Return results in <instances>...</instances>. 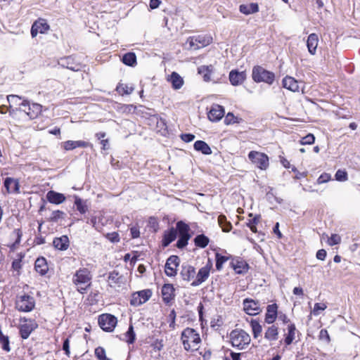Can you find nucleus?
Masks as SVG:
<instances>
[{
	"label": "nucleus",
	"instance_id": "nucleus-1",
	"mask_svg": "<svg viewBox=\"0 0 360 360\" xmlns=\"http://www.w3.org/2000/svg\"><path fill=\"white\" fill-rule=\"evenodd\" d=\"M181 339L186 350H196L200 342V338L198 333L190 328L184 329L181 333Z\"/></svg>",
	"mask_w": 360,
	"mask_h": 360
},
{
	"label": "nucleus",
	"instance_id": "nucleus-2",
	"mask_svg": "<svg viewBox=\"0 0 360 360\" xmlns=\"http://www.w3.org/2000/svg\"><path fill=\"white\" fill-rule=\"evenodd\" d=\"M91 276L90 271L86 269H79L76 271L72 278L73 283L77 286V290L82 294L86 292L90 285Z\"/></svg>",
	"mask_w": 360,
	"mask_h": 360
},
{
	"label": "nucleus",
	"instance_id": "nucleus-3",
	"mask_svg": "<svg viewBox=\"0 0 360 360\" xmlns=\"http://www.w3.org/2000/svg\"><path fill=\"white\" fill-rule=\"evenodd\" d=\"M230 340L233 347L243 349L250 342V336L243 330H233L230 333Z\"/></svg>",
	"mask_w": 360,
	"mask_h": 360
},
{
	"label": "nucleus",
	"instance_id": "nucleus-4",
	"mask_svg": "<svg viewBox=\"0 0 360 360\" xmlns=\"http://www.w3.org/2000/svg\"><path fill=\"white\" fill-rule=\"evenodd\" d=\"M252 79L256 82H263L271 84L274 81V74L261 66H256L252 70Z\"/></svg>",
	"mask_w": 360,
	"mask_h": 360
},
{
	"label": "nucleus",
	"instance_id": "nucleus-5",
	"mask_svg": "<svg viewBox=\"0 0 360 360\" xmlns=\"http://www.w3.org/2000/svg\"><path fill=\"white\" fill-rule=\"evenodd\" d=\"M35 306V301L33 297L23 295L17 297L15 308L17 310L23 312L31 311Z\"/></svg>",
	"mask_w": 360,
	"mask_h": 360
},
{
	"label": "nucleus",
	"instance_id": "nucleus-6",
	"mask_svg": "<svg viewBox=\"0 0 360 360\" xmlns=\"http://www.w3.org/2000/svg\"><path fill=\"white\" fill-rule=\"evenodd\" d=\"M248 158L252 164L260 169L265 170L269 167V157L265 153L252 150L248 154Z\"/></svg>",
	"mask_w": 360,
	"mask_h": 360
},
{
	"label": "nucleus",
	"instance_id": "nucleus-7",
	"mask_svg": "<svg viewBox=\"0 0 360 360\" xmlns=\"http://www.w3.org/2000/svg\"><path fill=\"white\" fill-rule=\"evenodd\" d=\"M212 42V37L210 34L190 37L187 39L189 49H199L208 46Z\"/></svg>",
	"mask_w": 360,
	"mask_h": 360
},
{
	"label": "nucleus",
	"instance_id": "nucleus-8",
	"mask_svg": "<svg viewBox=\"0 0 360 360\" xmlns=\"http://www.w3.org/2000/svg\"><path fill=\"white\" fill-rule=\"evenodd\" d=\"M176 229L179 233V238L176 243L178 248H184L188 245V241L191 238L189 234L190 228L188 224L182 221L176 223Z\"/></svg>",
	"mask_w": 360,
	"mask_h": 360
},
{
	"label": "nucleus",
	"instance_id": "nucleus-9",
	"mask_svg": "<svg viewBox=\"0 0 360 360\" xmlns=\"http://www.w3.org/2000/svg\"><path fill=\"white\" fill-rule=\"evenodd\" d=\"M117 323V318L110 314H103L98 317V324L100 327L106 332L113 331Z\"/></svg>",
	"mask_w": 360,
	"mask_h": 360
},
{
	"label": "nucleus",
	"instance_id": "nucleus-10",
	"mask_svg": "<svg viewBox=\"0 0 360 360\" xmlns=\"http://www.w3.org/2000/svg\"><path fill=\"white\" fill-rule=\"evenodd\" d=\"M41 108L38 103L30 105L26 100H23L20 104V110L25 112L30 119L36 118L41 113Z\"/></svg>",
	"mask_w": 360,
	"mask_h": 360
},
{
	"label": "nucleus",
	"instance_id": "nucleus-11",
	"mask_svg": "<svg viewBox=\"0 0 360 360\" xmlns=\"http://www.w3.org/2000/svg\"><path fill=\"white\" fill-rule=\"evenodd\" d=\"M20 321H24V323H21L20 326V337L22 339H27L32 332L37 328L38 324L34 319H27L24 318L21 319Z\"/></svg>",
	"mask_w": 360,
	"mask_h": 360
},
{
	"label": "nucleus",
	"instance_id": "nucleus-12",
	"mask_svg": "<svg viewBox=\"0 0 360 360\" xmlns=\"http://www.w3.org/2000/svg\"><path fill=\"white\" fill-rule=\"evenodd\" d=\"M152 295L150 290H143L132 294L130 304L132 306L138 307L146 302Z\"/></svg>",
	"mask_w": 360,
	"mask_h": 360
},
{
	"label": "nucleus",
	"instance_id": "nucleus-13",
	"mask_svg": "<svg viewBox=\"0 0 360 360\" xmlns=\"http://www.w3.org/2000/svg\"><path fill=\"white\" fill-rule=\"evenodd\" d=\"M243 309L250 316L259 314L262 311L260 303L257 300L246 298L243 302Z\"/></svg>",
	"mask_w": 360,
	"mask_h": 360
},
{
	"label": "nucleus",
	"instance_id": "nucleus-14",
	"mask_svg": "<svg viewBox=\"0 0 360 360\" xmlns=\"http://www.w3.org/2000/svg\"><path fill=\"white\" fill-rule=\"evenodd\" d=\"M179 264V257L176 255L170 256L166 262L165 271L167 276H174L176 274L177 267Z\"/></svg>",
	"mask_w": 360,
	"mask_h": 360
},
{
	"label": "nucleus",
	"instance_id": "nucleus-15",
	"mask_svg": "<svg viewBox=\"0 0 360 360\" xmlns=\"http://www.w3.org/2000/svg\"><path fill=\"white\" fill-rule=\"evenodd\" d=\"M214 66L210 65H201L198 68V73L202 76L203 80L206 82H213L214 83L219 82V79L212 78L211 75L214 72Z\"/></svg>",
	"mask_w": 360,
	"mask_h": 360
},
{
	"label": "nucleus",
	"instance_id": "nucleus-16",
	"mask_svg": "<svg viewBox=\"0 0 360 360\" xmlns=\"http://www.w3.org/2000/svg\"><path fill=\"white\" fill-rule=\"evenodd\" d=\"M225 111L223 106L213 104L207 114L209 120L212 122L219 121L224 115Z\"/></svg>",
	"mask_w": 360,
	"mask_h": 360
},
{
	"label": "nucleus",
	"instance_id": "nucleus-17",
	"mask_svg": "<svg viewBox=\"0 0 360 360\" xmlns=\"http://www.w3.org/2000/svg\"><path fill=\"white\" fill-rule=\"evenodd\" d=\"M49 30V25L45 20L39 19L35 21L31 28V35L35 37L39 33L44 34Z\"/></svg>",
	"mask_w": 360,
	"mask_h": 360
},
{
	"label": "nucleus",
	"instance_id": "nucleus-18",
	"mask_svg": "<svg viewBox=\"0 0 360 360\" xmlns=\"http://www.w3.org/2000/svg\"><path fill=\"white\" fill-rule=\"evenodd\" d=\"M211 266L209 265H206L202 268H200L196 275V278L191 283L192 286H198L200 285L202 283L205 282L210 275Z\"/></svg>",
	"mask_w": 360,
	"mask_h": 360
},
{
	"label": "nucleus",
	"instance_id": "nucleus-19",
	"mask_svg": "<svg viewBox=\"0 0 360 360\" xmlns=\"http://www.w3.org/2000/svg\"><path fill=\"white\" fill-rule=\"evenodd\" d=\"M246 73L245 71L239 72L237 70H232L229 72V80L233 86H238L241 84L246 79Z\"/></svg>",
	"mask_w": 360,
	"mask_h": 360
},
{
	"label": "nucleus",
	"instance_id": "nucleus-20",
	"mask_svg": "<svg viewBox=\"0 0 360 360\" xmlns=\"http://www.w3.org/2000/svg\"><path fill=\"white\" fill-rule=\"evenodd\" d=\"M58 64L63 68H68L72 71H79L81 69V64L75 63L74 58L72 56L60 58L58 60Z\"/></svg>",
	"mask_w": 360,
	"mask_h": 360
},
{
	"label": "nucleus",
	"instance_id": "nucleus-21",
	"mask_svg": "<svg viewBox=\"0 0 360 360\" xmlns=\"http://www.w3.org/2000/svg\"><path fill=\"white\" fill-rule=\"evenodd\" d=\"M231 266L235 272L238 274H244L248 269V264L241 258L233 259L231 262Z\"/></svg>",
	"mask_w": 360,
	"mask_h": 360
},
{
	"label": "nucleus",
	"instance_id": "nucleus-22",
	"mask_svg": "<svg viewBox=\"0 0 360 360\" xmlns=\"http://www.w3.org/2000/svg\"><path fill=\"white\" fill-rule=\"evenodd\" d=\"M4 186L6 191L9 193H20V184L19 181L16 179L11 177H7L5 179L4 182Z\"/></svg>",
	"mask_w": 360,
	"mask_h": 360
},
{
	"label": "nucleus",
	"instance_id": "nucleus-23",
	"mask_svg": "<svg viewBox=\"0 0 360 360\" xmlns=\"http://www.w3.org/2000/svg\"><path fill=\"white\" fill-rule=\"evenodd\" d=\"M278 316V306L276 304H269L266 307V313L265 315V322L271 324L273 323Z\"/></svg>",
	"mask_w": 360,
	"mask_h": 360
},
{
	"label": "nucleus",
	"instance_id": "nucleus-24",
	"mask_svg": "<svg viewBox=\"0 0 360 360\" xmlns=\"http://www.w3.org/2000/svg\"><path fill=\"white\" fill-rule=\"evenodd\" d=\"M195 274V269L193 266L189 264L183 265L181 266L180 275L183 280L190 281L191 279L194 278Z\"/></svg>",
	"mask_w": 360,
	"mask_h": 360
},
{
	"label": "nucleus",
	"instance_id": "nucleus-25",
	"mask_svg": "<svg viewBox=\"0 0 360 360\" xmlns=\"http://www.w3.org/2000/svg\"><path fill=\"white\" fill-rule=\"evenodd\" d=\"M162 296L165 303L170 302L174 298V288L172 284H165L162 286Z\"/></svg>",
	"mask_w": 360,
	"mask_h": 360
},
{
	"label": "nucleus",
	"instance_id": "nucleus-26",
	"mask_svg": "<svg viewBox=\"0 0 360 360\" xmlns=\"http://www.w3.org/2000/svg\"><path fill=\"white\" fill-rule=\"evenodd\" d=\"M48 201L52 204L59 205L65 201L66 198L63 193L50 191L46 194Z\"/></svg>",
	"mask_w": 360,
	"mask_h": 360
},
{
	"label": "nucleus",
	"instance_id": "nucleus-27",
	"mask_svg": "<svg viewBox=\"0 0 360 360\" xmlns=\"http://www.w3.org/2000/svg\"><path fill=\"white\" fill-rule=\"evenodd\" d=\"M283 86L293 92H297L300 89L298 82L295 78L290 76H286L283 78Z\"/></svg>",
	"mask_w": 360,
	"mask_h": 360
},
{
	"label": "nucleus",
	"instance_id": "nucleus-28",
	"mask_svg": "<svg viewBox=\"0 0 360 360\" xmlns=\"http://www.w3.org/2000/svg\"><path fill=\"white\" fill-rule=\"evenodd\" d=\"M53 245L55 248L60 250H66L70 245L69 238L67 236H62L58 238H55L53 241Z\"/></svg>",
	"mask_w": 360,
	"mask_h": 360
},
{
	"label": "nucleus",
	"instance_id": "nucleus-29",
	"mask_svg": "<svg viewBox=\"0 0 360 360\" xmlns=\"http://www.w3.org/2000/svg\"><path fill=\"white\" fill-rule=\"evenodd\" d=\"M264 338L269 342H275L278 339V328L275 325L268 327L264 333Z\"/></svg>",
	"mask_w": 360,
	"mask_h": 360
},
{
	"label": "nucleus",
	"instance_id": "nucleus-30",
	"mask_svg": "<svg viewBox=\"0 0 360 360\" xmlns=\"http://www.w3.org/2000/svg\"><path fill=\"white\" fill-rule=\"evenodd\" d=\"M239 11L244 15H250L259 11V5L257 3H250L248 4H241L239 6Z\"/></svg>",
	"mask_w": 360,
	"mask_h": 360
},
{
	"label": "nucleus",
	"instance_id": "nucleus-31",
	"mask_svg": "<svg viewBox=\"0 0 360 360\" xmlns=\"http://www.w3.org/2000/svg\"><path fill=\"white\" fill-rule=\"evenodd\" d=\"M318 42L319 38L316 34L312 33L309 35L307 41V46L309 52L311 55H314L316 53Z\"/></svg>",
	"mask_w": 360,
	"mask_h": 360
},
{
	"label": "nucleus",
	"instance_id": "nucleus-32",
	"mask_svg": "<svg viewBox=\"0 0 360 360\" xmlns=\"http://www.w3.org/2000/svg\"><path fill=\"white\" fill-rule=\"evenodd\" d=\"M34 269L41 276L45 275L49 270L46 259L44 257L37 258L35 261Z\"/></svg>",
	"mask_w": 360,
	"mask_h": 360
},
{
	"label": "nucleus",
	"instance_id": "nucleus-33",
	"mask_svg": "<svg viewBox=\"0 0 360 360\" xmlns=\"http://www.w3.org/2000/svg\"><path fill=\"white\" fill-rule=\"evenodd\" d=\"M168 80L172 83V87L174 89H179L184 84V80L182 77L176 72H173Z\"/></svg>",
	"mask_w": 360,
	"mask_h": 360
},
{
	"label": "nucleus",
	"instance_id": "nucleus-34",
	"mask_svg": "<svg viewBox=\"0 0 360 360\" xmlns=\"http://www.w3.org/2000/svg\"><path fill=\"white\" fill-rule=\"evenodd\" d=\"M194 149L204 155H210L212 150L207 143L203 141H197L194 143Z\"/></svg>",
	"mask_w": 360,
	"mask_h": 360
},
{
	"label": "nucleus",
	"instance_id": "nucleus-35",
	"mask_svg": "<svg viewBox=\"0 0 360 360\" xmlns=\"http://www.w3.org/2000/svg\"><path fill=\"white\" fill-rule=\"evenodd\" d=\"M176 231L174 228L170 229L164 234L162 245L164 247L168 246L172 241H174L176 239Z\"/></svg>",
	"mask_w": 360,
	"mask_h": 360
},
{
	"label": "nucleus",
	"instance_id": "nucleus-36",
	"mask_svg": "<svg viewBox=\"0 0 360 360\" xmlns=\"http://www.w3.org/2000/svg\"><path fill=\"white\" fill-rule=\"evenodd\" d=\"M296 328L295 324L291 323L288 326V333L285 338V343L286 345H290L295 339Z\"/></svg>",
	"mask_w": 360,
	"mask_h": 360
},
{
	"label": "nucleus",
	"instance_id": "nucleus-37",
	"mask_svg": "<svg viewBox=\"0 0 360 360\" xmlns=\"http://www.w3.org/2000/svg\"><path fill=\"white\" fill-rule=\"evenodd\" d=\"M218 224L224 232H229L232 228L231 224L227 221L224 214H220L218 217Z\"/></svg>",
	"mask_w": 360,
	"mask_h": 360
},
{
	"label": "nucleus",
	"instance_id": "nucleus-38",
	"mask_svg": "<svg viewBox=\"0 0 360 360\" xmlns=\"http://www.w3.org/2000/svg\"><path fill=\"white\" fill-rule=\"evenodd\" d=\"M210 239L204 234L198 235L194 238V243L195 246L200 248H205L208 245Z\"/></svg>",
	"mask_w": 360,
	"mask_h": 360
},
{
	"label": "nucleus",
	"instance_id": "nucleus-39",
	"mask_svg": "<svg viewBox=\"0 0 360 360\" xmlns=\"http://www.w3.org/2000/svg\"><path fill=\"white\" fill-rule=\"evenodd\" d=\"M122 60L127 65L134 66L136 64V56L134 53L129 52L123 56Z\"/></svg>",
	"mask_w": 360,
	"mask_h": 360
},
{
	"label": "nucleus",
	"instance_id": "nucleus-40",
	"mask_svg": "<svg viewBox=\"0 0 360 360\" xmlns=\"http://www.w3.org/2000/svg\"><path fill=\"white\" fill-rule=\"evenodd\" d=\"M250 326L252 330L254 338H257L262 333V326L257 320L252 319L250 321Z\"/></svg>",
	"mask_w": 360,
	"mask_h": 360
},
{
	"label": "nucleus",
	"instance_id": "nucleus-41",
	"mask_svg": "<svg viewBox=\"0 0 360 360\" xmlns=\"http://www.w3.org/2000/svg\"><path fill=\"white\" fill-rule=\"evenodd\" d=\"M116 90L119 94H130L134 91V87L132 85H129L127 84H119L116 88Z\"/></svg>",
	"mask_w": 360,
	"mask_h": 360
},
{
	"label": "nucleus",
	"instance_id": "nucleus-42",
	"mask_svg": "<svg viewBox=\"0 0 360 360\" xmlns=\"http://www.w3.org/2000/svg\"><path fill=\"white\" fill-rule=\"evenodd\" d=\"M124 340L129 344H132L136 340V334L132 325L129 326L128 330L124 334Z\"/></svg>",
	"mask_w": 360,
	"mask_h": 360
},
{
	"label": "nucleus",
	"instance_id": "nucleus-43",
	"mask_svg": "<svg viewBox=\"0 0 360 360\" xmlns=\"http://www.w3.org/2000/svg\"><path fill=\"white\" fill-rule=\"evenodd\" d=\"M75 205L81 214H84L88 210L85 202L78 196H75Z\"/></svg>",
	"mask_w": 360,
	"mask_h": 360
},
{
	"label": "nucleus",
	"instance_id": "nucleus-44",
	"mask_svg": "<svg viewBox=\"0 0 360 360\" xmlns=\"http://www.w3.org/2000/svg\"><path fill=\"white\" fill-rule=\"evenodd\" d=\"M241 119L234 116L232 112H228L224 118V124L226 125L233 124L235 123H240Z\"/></svg>",
	"mask_w": 360,
	"mask_h": 360
},
{
	"label": "nucleus",
	"instance_id": "nucleus-45",
	"mask_svg": "<svg viewBox=\"0 0 360 360\" xmlns=\"http://www.w3.org/2000/svg\"><path fill=\"white\" fill-rule=\"evenodd\" d=\"M121 277L119 276V273L113 271L109 274L108 276V282L110 286L113 284H117L120 283Z\"/></svg>",
	"mask_w": 360,
	"mask_h": 360
},
{
	"label": "nucleus",
	"instance_id": "nucleus-46",
	"mask_svg": "<svg viewBox=\"0 0 360 360\" xmlns=\"http://www.w3.org/2000/svg\"><path fill=\"white\" fill-rule=\"evenodd\" d=\"M259 220L260 215H256L253 219L249 220L248 223L247 224V226L253 233L257 232L256 225L259 222Z\"/></svg>",
	"mask_w": 360,
	"mask_h": 360
},
{
	"label": "nucleus",
	"instance_id": "nucleus-47",
	"mask_svg": "<svg viewBox=\"0 0 360 360\" xmlns=\"http://www.w3.org/2000/svg\"><path fill=\"white\" fill-rule=\"evenodd\" d=\"M21 99V97L17 95L11 94L7 96V101L10 103V108H11L12 105H19L20 107L22 103L20 102Z\"/></svg>",
	"mask_w": 360,
	"mask_h": 360
},
{
	"label": "nucleus",
	"instance_id": "nucleus-48",
	"mask_svg": "<svg viewBox=\"0 0 360 360\" xmlns=\"http://www.w3.org/2000/svg\"><path fill=\"white\" fill-rule=\"evenodd\" d=\"M228 257L222 256L218 253L216 254V268L217 270H221L223 264L228 260Z\"/></svg>",
	"mask_w": 360,
	"mask_h": 360
},
{
	"label": "nucleus",
	"instance_id": "nucleus-49",
	"mask_svg": "<svg viewBox=\"0 0 360 360\" xmlns=\"http://www.w3.org/2000/svg\"><path fill=\"white\" fill-rule=\"evenodd\" d=\"M95 355L98 360H111L106 356L105 351L101 347H98L95 349Z\"/></svg>",
	"mask_w": 360,
	"mask_h": 360
},
{
	"label": "nucleus",
	"instance_id": "nucleus-50",
	"mask_svg": "<svg viewBox=\"0 0 360 360\" xmlns=\"http://www.w3.org/2000/svg\"><path fill=\"white\" fill-rule=\"evenodd\" d=\"M341 243V237L338 234H332L328 239V244L330 246L340 244Z\"/></svg>",
	"mask_w": 360,
	"mask_h": 360
},
{
	"label": "nucleus",
	"instance_id": "nucleus-51",
	"mask_svg": "<svg viewBox=\"0 0 360 360\" xmlns=\"http://www.w3.org/2000/svg\"><path fill=\"white\" fill-rule=\"evenodd\" d=\"M335 177L338 181H345L347 180V173L345 170L338 169L335 173Z\"/></svg>",
	"mask_w": 360,
	"mask_h": 360
},
{
	"label": "nucleus",
	"instance_id": "nucleus-52",
	"mask_svg": "<svg viewBox=\"0 0 360 360\" xmlns=\"http://www.w3.org/2000/svg\"><path fill=\"white\" fill-rule=\"evenodd\" d=\"M314 141H315L314 136L312 134H309L301 139L300 143L302 145H307V144L310 145V144L314 143Z\"/></svg>",
	"mask_w": 360,
	"mask_h": 360
},
{
	"label": "nucleus",
	"instance_id": "nucleus-53",
	"mask_svg": "<svg viewBox=\"0 0 360 360\" xmlns=\"http://www.w3.org/2000/svg\"><path fill=\"white\" fill-rule=\"evenodd\" d=\"M62 147L65 150H72L77 148L75 141H71V140L63 142Z\"/></svg>",
	"mask_w": 360,
	"mask_h": 360
},
{
	"label": "nucleus",
	"instance_id": "nucleus-54",
	"mask_svg": "<svg viewBox=\"0 0 360 360\" xmlns=\"http://www.w3.org/2000/svg\"><path fill=\"white\" fill-rule=\"evenodd\" d=\"M64 215V212L60 210L53 211L49 218L51 221L56 222L58 220Z\"/></svg>",
	"mask_w": 360,
	"mask_h": 360
},
{
	"label": "nucleus",
	"instance_id": "nucleus-55",
	"mask_svg": "<svg viewBox=\"0 0 360 360\" xmlns=\"http://www.w3.org/2000/svg\"><path fill=\"white\" fill-rule=\"evenodd\" d=\"M327 306L324 303H316L313 309V314L316 316L319 314L320 311H323Z\"/></svg>",
	"mask_w": 360,
	"mask_h": 360
},
{
	"label": "nucleus",
	"instance_id": "nucleus-56",
	"mask_svg": "<svg viewBox=\"0 0 360 360\" xmlns=\"http://www.w3.org/2000/svg\"><path fill=\"white\" fill-rule=\"evenodd\" d=\"M105 237L112 243H117L120 241V236L117 232L108 233Z\"/></svg>",
	"mask_w": 360,
	"mask_h": 360
},
{
	"label": "nucleus",
	"instance_id": "nucleus-57",
	"mask_svg": "<svg viewBox=\"0 0 360 360\" xmlns=\"http://www.w3.org/2000/svg\"><path fill=\"white\" fill-rule=\"evenodd\" d=\"M331 179L330 174L328 173H323L320 175V176L317 179V182L319 184H321L323 183H326L329 181Z\"/></svg>",
	"mask_w": 360,
	"mask_h": 360
},
{
	"label": "nucleus",
	"instance_id": "nucleus-58",
	"mask_svg": "<svg viewBox=\"0 0 360 360\" xmlns=\"http://www.w3.org/2000/svg\"><path fill=\"white\" fill-rule=\"evenodd\" d=\"M181 139L184 142L189 143L194 140L195 136L191 134H183L181 135Z\"/></svg>",
	"mask_w": 360,
	"mask_h": 360
},
{
	"label": "nucleus",
	"instance_id": "nucleus-59",
	"mask_svg": "<svg viewBox=\"0 0 360 360\" xmlns=\"http://www.w3.org/2000/svg\"><path fill=\"white\" fill-rule=\"evenodd\" d=\"M63 349L65 351V354L68 356H70V341L68 338H66L63 345Z\"/></svg>",
	"mask_w": 360,
	"mask_h": 360
},
{
	"label": "nucleus",
	"instance_id": "nucleus-60",
	"mask_svg": "<svg viewBox=\"0 0 360 360\" xmlns=\"http://www.w3.org/2000/svg\"><path fill=\"white\" fill-rule=\"evenodd\" d=\"M327 255V252L324 249H321L316 252V258L319 260L323 261Z\"/></svg>",
	"mask_w": 360,
	"mask_h": 360
},
{
	"label": "nucleus",
	"instance_id": "nucleus-61",
	"mask_svg": "<svg viewBox=\"0 0 360 360\" xmlns=\"http://www.w3.org/2000/svg\"><path fill=\"white\" fill-rule=\"evenodd\" d=\"M76 148H87L92 146L91 143L84 141H75Z\"/></svg>",
	"mask_w": 360,
	"mask_h": 360
},
{
	"label": "nucleus",
	"instance_id": "nucleus-62",
	"mask_svg": "<svg viewBox=\"0 0 360 360\" xmlns=\"http://www.w3.org/2000/svg\"><path fill=\"white\" fill-rule=\"evenodd\" d=\"M169 318L171 319V322L169 323V327L172 328H174L175 326V319H176V312L174 309H172L169 315Z\"/></svg>",
	"mask_w": 360,
	"mask_h": 360
},
{
	"label": "nucleus",
	"instance_id": "nucleus-63",
	"mask_svg": "<svg viewBox=\"0 0 360 360\" xmlns=\"http://www.w3.org/2000/svg\"><path fill=\"white\" fill-rule=\"evenodd\" d=\"M131 235L132 238H136L139 237L140 232L137 227L133 226L130 229Z\"/></svg>",
	"mask_w": 360,
	"mask_h": 360
},
{
	"label": "nucleus",
	"instance_id": "nucleus-64",
	"mask_svg": "<svg viewBox=\"0 0 360 360\" xmlns=\"http://www.w3.org/2000/svg\"><path fill=\"white\" fill-rule=\"evenodd\" d=\"M319 337L321 339H326L328 342L330 341V337H329V335L328 333V331L325 329H322L321 331H320V335H319Z\"/></svg>",
	"mask_w": 360,
	"mask_h": 360
}]
</instances>
